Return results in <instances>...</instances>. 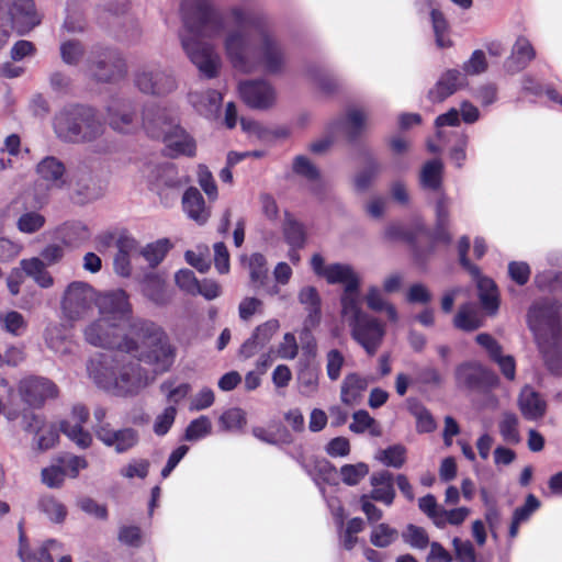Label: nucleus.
<instances>
[{"instance_id":"obj_1","label":"nucleus","mask_w":562,"mask_h":562,"mask_svg":"<svg viewBox=\"0 0 562 562\" xmlns=\"http://www.w3.org/2000/svg\"><path fill=\"white\" fill-rule=\"evenodd\" d=\"M180 10L183 31L179 36L183 50L203 77L215 78L221 57L213 45L200 37L220 35L226 27L224 13L207 0H182Z\"/></svg>"},{"instance_id":"obj_2","label":"nucleus","mask_w":562,"mask_h":562,"mask_svg":"<svg viewBox=\"0 0 562 562\" xmlns=\"http://www.w3.org/2000/svg\"><path fill=\"white\" fill-rule=\"evenodd\" d=\"M108 351L98 352L90 358L87 370L90 379L99 389L116 396H135L144 390L153 379L136 358L138 344L127 349L121 342Z\"/></svg>"},{"instance_id":"obj_3","label":"nucleus","mask_w":562,"mask_h":562,"mask_svg":"<svg viewBox=\"0 0 562 562\" xmlns=\"http://www.w3.org/2000/svg\"><path fill=\"white\" fill-rule=\"evenodd\" d=\"M100 318L90 324L86 330V340L95 347L112 348L122 344L125 348L135 347V340L128 336L132 319V306L124 290L100 294L97 299Z\"/></svg>"},{"instance_id":"obj_4","label":"nucleus","mask_w":562,"mask_h":562,"mask_svg":"<svg viewBox=\"0 0 562 562\" xmlns=\"http://www.w3.org/2000/svg\"><path fill=\"white\" fill-rule=\"evenodd\" d=\"M229 15L236 26H250L258 33L256 66L271 75L281 74L286 65V52L271 32L267 13L256 8L234 5L229 9Z\"/></svg>"},{"instance_id":"obj_5","label":"nucleus","mask_w":562,"mask_h":562,"mask_svg":"<svg viewBox=\"0 0 562 562\" xmlns=\"http://www.w3.org/2000/svg\"><path fill=\"white\" fill-rule=\"evenodd\" d=\"M529 328L536 338L548 345L547 364L562 375V303L542 301L533 303L527 313Z\"/></svg>"},{"instance_id":"obj_6","label":"nucleus","mask_w":562,"mask_h":562,"mask_svg":"<svg viewBox=\"0 0 562 562\" xmlns=\"http://www.w3.org/2000/svg\"><path fill=\"white\" fill-rule=\"evenodd\" d=\"M130 334L142 340L143 349L136 358L153 367L155 374L168 372L176 360V348L167 333L156 323L137 318L130 325Z\"/></svg>"},{"instance_id":"obj_7","label":"nucleus","mask_w":562,"mask_h":562,"mask_svg":"<svg viewBox=\"0 0 562 562\" xmlns=\"http://www.w3.org/2000/svg\"><path fill=\"white\" fill-rule=\"evenodd\" d=\"M250 26H237L236 30L229 31L224 40V49L227 59L232 66L243 72H250L256 68L255 44L246 29Z\"/></svg>"},{"instance_id":"obj_8","label":"nucleus","mask_w":562,"mask_h":562,"mask_svg":"<svg viewBox=\"0 0 562 562\" xmlns=\"http://www.w3.org/2000/svg\"><path fill=\"white\" fill-rule=\"evenodd\" d=\"M88 69L101 82H112L126 75V63L116 48L95 46L88 59Z\"/></svg>"},{"instance_id":"obj_9","label":"nucleus","mask_w":562,"mask_h":562,"mask_svg":"<svg viewBox=\"0 0 562 562\" xmlns=\"http://www.w3.org/2000/svg\"><path fill=\"white\" fill-rule=\"evenodd\" d=\"M457 386L461 390L485 393L498 385V376L477 362H463L456 368Z\"/></svg>"},{"instance_id":"obj_10","label":"nucleus","mask_w":562,"mask_h":562,"mask_svg":"<svg viewBox=\"0 0 562 562\" xmlns=\"http://www.w3.org/2000/svg\"><path fill=\"white\" fill-rule=\"evenodd\" d=\"M136 87L146 94L166 95L177 88L171 72L157 65L143 67L135 76Z\"/></svg>"},{"instance_id":"obj_11","label":"nucleus","mask_w":562,"mask_h":562,"mask_svg":"<svg viewBox=\"0 0 562 562\" xmlns=\"http://www.w3.org/2000/svg\"><path fill=\"white\" fill-rule=\"evenodd\" d=\"M18 393L25 405L40 408L47 400L56 397L58 390L44 376L29 375L19 381Z\"/></svg>"},{"instance_id":"obj_12","label":"nucleus","mask_w":562,"mask_h":562,"mask_svg":"<svg viewBox=\"0 0 562 562\" xmlns=\"http://www.w3.org/2000/svg\"><path fill=\"white\" fill-rule=\"evenodd\" d=\"M154 139L162 140L168 155L172 158L180 156L194 157L196 154L195 139L177 122L170 132L149 126Z\"/></svg>"},{"instance_id":"obj_13","label":"nucleus","mask_w":562,"mask_h":562,"mask_svg":"<svg viewBox=\"0 0 562 562\" xmlns=\"http://www.w3.org/2000/svg\"><path fill=\"white\" fill-rule=\"evenodd\" d=\"M352 338L366 350L369 356L378 351L385 330L383 325L373 316L367 314L359 319L349 322Z\"/></svg>"},{"instance_id":"obj_14","label":"nucleus","mask_w":562,"mask_h":562,"mask_svg":"<svg viewBox=\"0 0 562 562\" xmlns=\"http://www.w3.org/2000/svg\"><path fill=\"white\" fill-rule=\"evenodd\" d=\"M103 184L92 170L83 165L72 172V203L87 204L103 195Z\"/></svg>"},{"instance_id":"obj_15","label":"nucleus","mask_w":562,"mask_h":562,"mask_svg":"<svg viewBox=\"0 0 562 562\" xmlns=\"http://www.w3.org/2000/svg\"><path fill=\"white\" fill-rule=\"evenodd\" d=\"M137 103L128 98H112L106 106L108 123L112 130L127 134L135 130Z\"/></svg>"},{"instance_id":"obj_16","label":"nucleus","mask_w":562,"mask_h":562,"mask_svg":"<svg viewBox=\"0 0 562 562\" xmlns=\"http://www.w3.org/2000/svg\"><path fill=\"white\" fill-rule=\"evenodd\" d=\"M104 125L91 106L72 105V142H90L103 133Z\"/></svg>"},{"instance_id":"obj_17","label":"nucleus","mask_w":562,"mask_h":562,"mask_svg":"<svg viewBox=\"0 0 562 562\" xmlns=\"http://www.w3.org/2000/svg\"><path fill=\"white\" fill-rule=\"evenodd\" d=\"M146 178L149 190L161 195L165 190L180 189L187 180L179 176L178 168L172 162L148 164Z\"/></svg>"},{"instance_id":"obj_18","label":"nucleus","mask_w":562,"mask_h":562,"mask_svg":"<svg viewBox=\"0 0 562 562\" xmlns=\"http://www.w3.org/2000/svg\"><path fill=\"white\" fill-rule=\"evenodd\" d=\"M3 8L8 12L9 26L14 27L21 35L41 23V16L33 0H8Z\"/></svg>"},{"instance_id":"obj_19","label":"nucleus","mask_w":562,"mask_h":562,"mask_svg":"<svg viewBox=\"0 0 562 562\" xmlns=\"http://www.w3.org/2000/svg\"><path fill=\"white\" fill-rule=\"evenodd\" d=\"M238 91L241 100L251 109L266 110L274 103V89L263 79L243 81Z\"/></svg>"},{"instance_id":"obj_20","label":"nucleus","mask_w":562,"mask_h":562,"mask_svg":"<svg viewBox=\"0 0 562 562\" xmlns=\"http://www.w3.org/2000/svg\"><path fill=\"white\" fill-rule=\"evenodd\" d=\"M70 293V284L65 289L61 301L63 321L50 323L45 329V342L56 353L67 355L70 348L69 316L67 313V295Z\"/></svg>"},{"instance_id":"obj_21","label":"nucleus","mask_w":562,"mask_h":562,"mask_svg":"<svg viewBox=\"0 0 562 562\" xmlns=\"http://www.w3.org/2000/svg\"><path fill=\"white\" fill-rule=\"evenodd\" d=\"M19 557L22 562H70V558L64 554L63 546L56 540H47L36 551L29 548L24 535H20Z\"/></svg>"},{"instance_id":"obj_22","label":"nucleus","mask_w":562,"mask_h":562,"mask_svg":"<svg viewBox=\"0 0 562 562\" xmlns=\"http://www.w3.org/2000/svg\"><path fill=\"white\" fill-rule=\"evenodd\" d=\"M468 86V78L459 69H448L438 78L435 86L428 91V99L439 103Z\"/></svg>"},{"instance_id":"obj_23","label":"nucleus","mask_w":562,"mask_h":562,"mask_svg":"<svg viewBox=\"0 0 562 562\" xmlns=\"http://www.w3.org/2000/svg\"><path fill=\"white\" fill-rule=\"evenodd\" d=\"M23 429L26 432L35 434L41 450L54 447L59 437L56 426L46 424L44 418L36 413H25L23 415Z\"/></svg>"},{"instance_id":"obj_24","label":"nucleus","mask_w":562,"mask_h":562,"mask_svg":"<svg viewBox=\"0 0 562 562\" xmlns=\"http://www.w3.org/2000/svg\"><path fill=\"white\" fill-rule=\"evenodd\" d=\"M97 438L108 447H113L115 452L124 453L138 442V432L133 428L114 430L110 425H103L95 429Z\"/></svg>"},{"instance_id":"obj_25","label":"nucleus","mask_w":562,"mask_h":562,"mask_svg":"<svg viewBox=\"0 0 562 562\" xmlns=\"http://www.w3.org/2000/svg\"><path fill=\"white\" fill-rule=\"evenodd\" d=\"M475 341L486 350L492 361L497 363L503 375L507 380H514L516 376V362L513 356L502 353V346L498 341L487 333L476 335Z\"/></svg>"},{"instance_id":"obj_26","label":"nucleus","mask_w":562,"mask_h":562,"mask_svg":"<svg viewBox=\"0 0 562 562\" xmlns=\"http://www.w3.org/2000/svg\"><path fill=\"white\" fill-rule=\"evenodd\" d=\"M427 232L423 226H418L416 229L407 228L401 223H391L385 227L384 237L390 241H405L407 243L414 252L415 260L422 262L434 252V246H430L427 254H424L417 246L416 241L418 234Z\"/></svg>"},{"instance_id":"obj_27","label":"nucleus","mask_w":562,"mask_h":562,"mask_svg":"<svg viewBox=\"0 0 562 562\" xmlns=\"http://www.w3.org/2000/svg\"><path fill=\"white\" fill-rule=\"evenodd\" d=\"M445 165L441 159L427 160L420 168L418 186L423 191L439 193L443 188Z\"/></svg>"},{"instance_id":"obj_28","label":"nucleus","mask_w":562,"mask_h":562,"mask_svg":"<svg viewBox=\"0 0 562 562\" xmlns=\"http://www.w3.org/2000/svg\"><path fill=\"white\" fill-rule=\"evenodd\" d=\"M535 57L536 50L530 41L519 36L512 48L510 56L504 61V69L508 74H517L524 70Z\"/></svg>"},{"instance_id":"obj_29","label":"nucleus","mask_w":562,"mask_h":562,"mask_svg":"<svg viewBox=\"0 0 562 562\" xmlns=\"http://www.w3.org/2000/svg\"><path fill=\"white\" fill-rule=\"evenodd\" d=\"M372 491L368 494L375 502L391 506L395 499L394 475L387 470L374 472L370 477Z\"/></svg>"},{"instance_id":"obj_30","label":"nucleus","mask_w":562,"mask_h":562,"mask_svg":"<svg viewBox=\"0 0 562 562\" xmlns=\"http://www.w3.org/2000/svg\"><path fill=\"white\" fill-rule=\"evenodd\" d=\"M518 406L525 419L536 422L547 413V402L530 386H525L518 398Z\"/></svg>"},{"instance_id":"obj_31","label":"nucleus","mask_w":562,"mask_h":562,"mask_svg":"<svg viewBox=\"0 0 562 562\" xmlns=\"http://www.w3.org/2000/svg\"><path fill=\"white\" fill-rule=\"evenodd\" d=\"M297 300L307 315L304 319L305 327H316L322 318V299L318 290L313 285L303 286L297 294Z\"/></svg>"},{"instance_id":"obj_32","label":"nucleus","mask_w":562,"mask_h":562,"mask_svg":"<svg viewBox=\"0 0 562 562\" xmlns=\"http://www.w3.org/2000/svg\"><path fill=\"white\" fill-rule=\"evenodd\" d=\"M189 101L201 115L215 119L220 113L223 98L217 90L207 89L202 92H190Z\"/></svg>"},{"instance_id":"obj_33","label":"nucleus","mask_w":562,"mask_h":562,"mask_svg":"<svg viewBox=\"0 0 562 562\" xmlns=\"http://www.w3.org/2000/svg\"><path fill=\"white\" fill-rule=\"evenodd\" d=\"M182 207L189 218L203 225L210 217V211L205 206V201L201 192L194 188H188L182 196Z\"/></svg>"},{"instance_id":"obj_34","label":"nucleus","mask_w":562,"mask_h":562,"mask_svg":"<svg viewBox=\"0 0 562 562\" xmlns=\"http://www.w3.org/2000/svg\"><path fill=\"white\" fill-rule=\"evenodd\" d=\"M36 172L48 188H61L65 183L66 167L53 156L42 159L36 166Z\"/></svg>"},{"instance_id":"obj_35","label":"nucleus","mask_w":562,"mask_h":562,"mask_svg":"<svg viewBox=\"0 0 562 562\" xmlns=\"http://www.w3.org/2000/svg\"><path fill=\"white\" fill-rule=\"evenodd\" d=\"M362 157L364 167L353 178L355 189L361 193L371 187L382 170L381 164L371 151L364 150Z\"/></svg>"},{"instance_id":"obj_36","label":"nucleus","mask_w":562,"mask_h":562,"mask_svg":"<svg viewBox=\"0 0 562 562\" xmlns=\"http://www.w3.org/2000/svg\"><path fill=\"white\" fill-rule=\"evenodd\" d=\"M177 121L167 112L156 104H148L143 110V127L146 134L154 139L149 131V126L170 132Z\"/></svg>"},{"instance_id":"obj_37","label":"nucleus","mask_w":562,"mask_h":562,"mask_svg":"<svg viewBox=\"0 0 562 562\" xmlns=\"http://www.w3.org/2000/svg\"><path fill=\"white\" fill-rule=\"evenodd\" d=\"M360 283L353 281L350 284L344 286L342 294L340 296L341 315L349 322H353L360 318V316L367 315L360 307Z\"/></svg>"},{"instance_id":"obj_38","label":"nucleus","mask_w":562,"mask_h":562,"mask_svg":"<svg viewBox=\"0 0 562 562\" xmlns=\"http://www.w3.org/2000/svg\"><path fill=\"white\" fill-rule=\"evenodd\" d=\"M143 294L158 306H165L170 302V295L166 290L165 281L156 273H147L142 281Z\"/></svg>"},{"instance_id":"obj_39","label":"nucleus","mask_w":562,"mask_h":562,"mask_svg":"<svg viewBox=\"0 0 562 562\" xmlns=\"http://www.w3.org/2000/svg\"><path fill=\"white\" fill-rule=\"evenodd\" d=\"M476 286L482 308L490 315L496 314L499 308V299L495 282L490 278L479 277Z\"/></svg>"},{"instance_id":"obj_40","label":"nucleus","mask_w":562,"mask_h":562,"mask_svg":"<svg viewBox=\"0 0 562 562\" xmlns=\"http://www.w3.org/2000/svg\"><path fill=\"white\" fill-rule=\"evenodd\" d=\"M53 237L59 243L47 245L41 252V259L46 266H53L59 262L65 256V247L68 244V226L63 225L53 232Z\"/></svg>"},{"instance_id":"obj_41","label":"nucleus","mask_w":562,"mask_h":562,"mask_svg":"<svg viewBox=\"0 0 562 562\" xmlns=\"http://www.w3.org/2000/svg\"><path fill=\"white\" fill-rule=\"evenodd\" d=\"M368 387V380L358 373H349L345 376L341 390L340 400L346 405H353L361 397V394Z\"/></svg>"},{"instance_id":"obj_42","label":"nucleus","mask_w":562,"mask_h":562,"mask_svg":"<svg viewBox=\"0 0 562 562\" xmlns=\"http://www.w3.org/2000/svg\"><path fill=\"white\" fill-rule=\"evenodd\" d=\"M407 411L416 419V431L429 434L436 430L437 424L430 411L417 398L407 400Z\"/></svg>"},{"instance_id":"obj_43","label":"nucleus","mask_w":562,"mask_h":562,"mask_svg":"<svg viewBox=\"0 0 562 562\" xmlns=\"http://www.w3.org/2000/svg\"><path fill=\"white\" fill-rule=\"evenodd\" d=\"M282 233L285 243L293 250L302 249L305 246L307 237L305 226L293 218L289 213L285 214L282 224Z\"/></svg>"},{"instance_id":"obj_44","label":"nucleus","mask_w":562,"mask_h":562,"mask_svg":"<svg viewBox=\"0 0 562 562\" xmlns=\"http://www.w3.org/2000/svg\"><path fill=\"white\" fill-rule=\"evenodd\" d=\"M22 270L42 288H48L54 283L53 277L47 271L44 261L38 257L23 259L20 262Z\"/></svg>"},{"instance_id":"obj_45","label":"nucleus","mask_w":562,"mask_h":562,"mask_svg":"<svg viewBox=\"0 0 562 562\" xmlns=\"http://www.w3.org/2000/svg\"><path fill=\"white\" fill-rule=\"evenodd\" d=\"M324 278L329 284H344V286L353 281L360 283V278L355 272L353 268L347 263L328 265Z\"/></svg>"},{"instance_id":"obj_46","label":"nucleus","mask_w":562,"mask_h":562,"mask_svg":"<svg viewBox=\"0 0 562 562\" xmlns=\"http://www.w3.org/2000/svg\"><path fill=\"white\" fill-rule=\"evenodd\" d=\"M349 429L355 434H363L368 430L372 437H380L382 435L378 422L364 409H359L353 413Z\"/></svg>"},{"instance_id":"obj_47","label":"nucleus","mask_w":562,"mask_h":562,"mask_svg":"<svg viewBox=\"0 0 562 562\" xmlns=\"http://www.w3.org/2000/svg\"><path fill=\"white\" fill-rule=\"evenodd\" d=\"M308 75L325 94L334 93L339 87L338 78L328 68L312 66Z\"/></svg>"},{"instance_id":"obj_48","label":"nucleus","mask_w":562,"mask_h":562,"mask_svg":"<svg viewBox=\"0 0 562 562\" xmlns=\"http://www.w3.org/2000/svg\"><path fill=\"white\" fill-rule=\"evenodd\" d=\"M248 268L254 288L265 286L269 278L266 257L260 252L252 254L249 258Z\"/></svg>"},{"instance_id":"obj_49","label":"nucleus","mask_w":562,"mask_h":562,"mask_svg":"<svg viewBox=\"0 0 562 562\" xmlns=\"http://www.w3.org/2000/svg\"><path fill=\"white\" fill-rule=\"evenodd\" d=\"M519 419L513 412H504L498 423V429L502 438L507 443L517 445L521 438L518 430Z\"/></svg>"},{"instance_id":"obj_50","label":"nucleus","mask_w":562,"mask_h":562,"mask_svg":"<svg viewBox=\"0 0 562 562\" xmlns=\"http://www.w3.org/2000/svg\"><path fill=\"white\" fill-rule=\"evenodd\" d=\"M401 538L404 543L416 550H425L430 543L426 529L414 524H408L404 528Z\"/></svg>"},{"instance_id":"obj_51","label":"nucleus","mask_w":562,"mask_h":562,"mask_svg":"<svg viewBox=\"0 0 562 562\" xmlns=\"http://www.w3.org/2000/svg\"><path fill=\"white\" fill-rule=\"evenodd\" d=\"M375 459L385 467L401 469L406 461V448L401 443L389 446L380 450Z\"/></svg>"},{"instance_id":"obj_52","label":"nucleus","mask_w":562,"mask_h":562,"mask_svg":"<svg viewBox=\"0 0 562 562\" xmlns=\"http://www.w3.org/2000/svg\"><path fill=\"white\" fill-rule=\"evenodd\" d=\"M336 468L333 463L326 459L316 460L314 465L307 470V474L312 477L315 484L319 487L321 492L324 493L323 483H331L336 475Z\"/></svg>"},{"instance_id":"obj_53","label":"nucleus","mask_w":562,"mask_h":562,"mask_svg":"<svg viewBox=\"0 0 562 562\" xmlns=\"http://www.w3.org/2000/svg\"><path fill=\"white\" fill-rule=\"evenodd\" d=\"M70 470V461L67 459L59 460L58 463L52 464L42 471L43 482L49 487H58L65 481Z\"/></svg>"},{"instance_id":"obj_54","label":"nucleus","mask_w":562,"mask_h":562,"mask_svg":"<svg viewBox=\"0 0 562 562\" xmlns=\"http://www.w3.org/2000/svg\"><path fill=\"white\" fill-rule=\"evenodd\" d=\"M398 538V531L385 522L373 527L370 535V542L376 548H387Z\"/></svg>"},{"instance_id":"obj_55","label":"nucleus","mask_w":562,"mask_h":562,"mask_svg":"<svg viewBox=\"0 0 562 562\" xmlns=\"http://www.w3.org/2000/svg\"><path fill=\"white\" fill-rule=\"evenodd\" d=\"M171 246L168 238H162L148 244L142 249L140 254L148 261L149 266L154 268L164 260Z\"/></svg>"},{"instance_id":"obj_56","label":"nucleus","mask_w":562,"mask_h":562,"mask_svg":"<svg viewBox=\"0 0 562 562\" xmlns=\"http://www.w3.org/2000/svg\"><path fill=\"white\" fill-rule=\"evenodd\" d=\"M0 325L3 330L14 337L22 336L27 329L26 319L16 311H10L0 315Z\"/></svg>"},{"instance_id":"obj_57","label":"nucleus","mask_w":562,"mask_h":562,"mask_svg":"<svg viewBox=\"0 0 562 562\" xmlns=\"http://www.w3.org/2000/svg\"><path fill=\"white\" fill-rule=\"evenodd\" d=\"M430 20L432 24V30L436 37V44L440 48H447L451 46V41L447 36L448 32V22L445 19L442 12L436 8H431L430 10Z\"/></svg>"},{"instance_id":"obj_58","label":"nucleus","mask_w":562,"mask_h":562,"mask_svg":"<svg viewBox=\"0 0 562 562\" xmlns=\"http://www.w3.org/2000/svg\"><path fill=\"white\" fill-rule=\"evenodd\" d=\"M366 123V115L359 109H349L346 113V133L350 143L357 142Z\"/></svg>"},{"instance_id":"obj_59","label":"nucleus","mask_w":562,"mask_h":562,"mask_svg":"<svg viewBox=\"0 0 562 562\" xmlns=\"http://www.w3.org/2000/svg\"><path fill=\"white\" fill-rule=\"evenodd\" d=\"M339 472L341 481L346 485L355 486L369 474V465L364 462H358L356 464H344Z\"/></svg>"},{"instance_id":"obj_60","label":"nucleus","mask_w":562,"mask_h":562,"mask_svg":"<svg viewBox=\"0 0 562 562\" xmlns=\"http://www.w3.org/2000/svg\"><path fill=\"white\" fill-rule=\"evenodd\" d=\"M45 216L36 211H29L20 215L16 227L21 233L34 234L45 225Z\"/></svg>"},{"instance_id":"obj_61","label":"nucleus","mask_w":562,"mask_h":562,"mask_svg":"<svg viewBox=\"0 0 562 562\" xmlns=\"http://www.w3.org/2000/svg\"><path fill=\"white\" fill-rule=\"evenodd\" d=\"M150 462L147 459H132L119 471L120 475L127 480H145L149 473Z\"/></svg>"},{"instance_id":"obj_62","label":"nucleus","mask_w":562,"mask_h":562,"mask_svg":"<svg viewBox=\"0 0 562 562\" xmlns=\"http://www.w3.org/2000/svg\"><path fill=\"white\" fill-rule=\"evenodd\" d=\"M453 324L457 328L464 331L476 330L482 325L476 313L467 305L459 308L454 316Z\"/></svg>"},{"instance_id":"obj_63","label":"nucleus","mask_w":562,"mask_h":562,"mask_svg":"<svg viewBox=\"0 0 562 562\" xmlns=\"http://www.w3.org/2000/svg\"><path fill=\"white\" fill-rule=\"evenodd\" d=\"M469 135L465 132L457 133L456 143L449 149V158L458 169L463 168L468 155Z\"/></svg>"},{"instance_id":"obj_64","label":"nucleus","mask_w":562,"mask_h":562,"mask_svg":"<svg viewBox=\"0 0 562 562\" xmlns=\"http://www.w3.org/2000/svg\"><path fill=\"white\" fill-rule=\"evenodd\" d=\"M292 169L295 175L301 176L308 181H317L321 178L318 168L303 155H299L294 158Z\"/></svg>"}]
</instances>
